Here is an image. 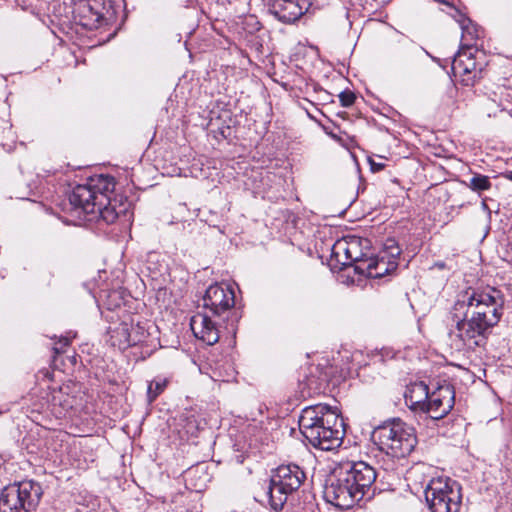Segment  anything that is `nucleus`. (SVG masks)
<instances>
[{
	"instance_id": "f257e3e1",
	"label": "nucleus",
	"mask_w": 512,
	"mask_h": 512,
	"mask_svg": "<svg viewBox=\"0 0 512 512\" xmlns=\"http://www.w3.org/2000/svg\"><path fill=\"white\" fill-rule=\"evenodd\" d=\"M505 296L492 286L468 289L453 305L456 336L463 347L474 350L484 346L504 314Z\"/></svg>"
},
{
	"instance_id": "f03ea898",
	"label": "nucleus",
	"mask_w": 512,
	"mask_h": 512,
	"mask_svg": "<svg viewBox=\"0 0 512 512\" xmlns=\"http://www.w3.org/2000/svg\"><path fill=\"white\" fill-rule=\"evenodd\" d=\"M299 427L312 446L324 451L338 448L344 437L342 418L326 404L304 408L299 417Z\"/></svg>"
},
{
	"instance_id": "7ed1b4c3",
	"label": "nucleus",
	"mask_w": 512,
	"mask_h": 512,
	"mask_svg": "<svg viewBox=\"0 0 512 512\" xmlns=\"http://www.w3.org/2000/svg\"><path fill=\"white\" fill-rule=\"evenodd\" d=\"M371 439L381 452L396 459L409 456L417 444L415 429L399 418L375 427Z\"/></svg>"
},
{
	"instance_id": "20e7f679",
	"label": "nucleus",
	"mask_w": 512,
	"mask_h": 512,
	"mask_svg": "<svg viewBox=\"0 0 512 512\" xmlns=\"http://www.w3.org/2000/svg\"><path fill=\"white\" fill-rule=\"evenodd\" d=\"M115 188L114 178L109 175H95L85 184L77 185L69 196L70 204L84 213H95V202H106Z\"/></svg>"
},
{
	"instance_id": "39448f33",
	"label": "nucleus",
	"mask_w": 512,
	"mask_h": 512,
	"mask_svg": "<svg viewBox=\"0 0 512 512\" xmlns=\"http://www.w3.org/2000/svg\"><path fill=\"white\" fill-rule=\"evenodd\" d=\"M304 479L305 473L296 464L277 467L273 471L266 492L271 508L275 511L281 510L288 496L299 489Z\"/></svg>"
},
{
	"instance_id": "423d86ee",
	"label": "nucleus",
	"mask_w": 512,
	"mask_h": 512,
	"mask_svg": "<svg viewBox=\"0 0 512 512\" xmlns=\"http://www.w3.org/2000/svg\"><path fill=\"white\" fill-rule=\"evenodd\" d=\"M41 485L33 480H24L6 486L0 495V512H31L42 497Z\"/></svg>"
},
{
	"instance_id": "0eeeda50",
	"label": "nucleus",
	"mask_w": 512,
	"mask_h": 512,
	"mask_svg": "<svg viewBox=\"0 0 512 512\" xmlns=\"http://www.w3.org/2000/svg\"><path fill=\"white\" fill-rule=\"evenodd\" d=\"M424 487L425 499L431 512H459V489L442 478H431Z\"/></svg>"
},
{
	"instance_id": "6e6552de",
	"label": "nucleus",
	"mask_w": 512,
	"mask_h": 512,
	"mask_svg": "<svg viewBox=\"0 0 512 512\" xmlns=\"http://www.w3.org/2000/svg\"><path fill=\"white\" fill-rule=\"evenodd\" d=\"M323 494L328 503L340 510H348L362 500L361 495L349 482V478H346L339 468L335 469L327 480Z\"/></svg>"
},
{
	"instance_id": "1a4fd4ad",
	"label": "nucleus",
	"mask_w": 512,
	"mask_h": 512,
	"mask_svg": "<svg viewBox=\"0 0 512 512\" xmlns=\"http://www.w3.org/2000/svg\"><path fill=\"white\" fill-rule=\"evenodd\" d=\"M234 305V290L228 284L216 283L210 285L203 297V308L205 312L217 316L223 322L228 319Z\"/></svg>"
},
{
	"instance_id": "9d476101",
	"label": "nucleus",
	"mask_w": 512,
	"mask_h": 512,
	"mask_svg": "<svg viewBox=\"0 0 512 512\" xmlns=\"http://www.w3.org/2000/svg\"><path fill=\"white\" fill-rule=\"evenodd\" d=\"M338 468L346 478H349V482L354 487L355 491H358L362 499L365 497L371 498L373 496V484L376 480V471L372 466L366 462L358 461L341 464Z\"/></svg>"
},
{
	"instance_id": "9b49d317",
	"label": "nucleus",
	"mask_w": 512,
	"mask_h": 512,
	"mask_svg": "<svg viewBox=\"0 0 512 512\" xmlns=\"http://www.w3.org/2000/svg\"><path fill=\"white\" fill-rule=\"evenodd\" d=\"M454 404V386L447 381H443L430 391L423 413L428 414L434 420H439L450 413Z\"/></svg>"
},
{
	"instance_id": "f8f14e48",
	"label": "nucleus",
	"mask_w": 512,
	"mask_h": 512,
	"mask_svg": "<svg viewBox=\"0 0 512 512\" xmlns=\"http://www.w3.org/2000/svg\"><path fill=\"white\" fill-rule=\"evenodd\" d=\"M452 72L465 86H472L481 73V67L477 64L471 50L461 49L452 61Z\"/></svg>"
},
{
	"instance_id": "ddd939ff",
	"label": "nucleus",
	"mask_w": 512,
	"mask_h": 512,
	"mask_svg": "<svg viewBox=\"0 0 512 512\" xmlns=\"http://www.w3.org/2000/svg\"><path fill=\"white\" fill-rule=\"evenodd\" d=\"M208 312H198L190 320V327L196 338L207 345H214L220 338V322L213 320Z\"/></svg>"
},
{
	"instance_id": "4468645a",
	"label": "nucleus",
	"mask_w": 512,
	"mask_h": 512,
	"mask_svg": "<svg viewBox=\"0 0 512 512\" xmlns=\"http://www.w3.org/2000/svg\"><path fill=\"white\" fill-rule=\"evenodd\" d=\"M308 10L306 0H272L269 12L279 21L291 24Z\"/></svg>"
},
{
	"instance_id": "2eb2a0df",
	"label": "nucleus",
	"mask_w": 512,
	"mask_h": 512,
	"mask_svg": "<svg viewBox=\"0 0 512 512\" xmlns=\"http://www.w3.org/2000/svg\"><path fill=\"white\" fill-rule=\"evenodd\" d=\"M398 262L395 259H388L385 255L369 257L366 262L355 266V272L369 278H382L395 271Z\"/></svg>"
},
{
	"instance_id": "dca6fc26",
	"label": "nucleus",
	"mask_w": 512,
	"mask_h": 512,
	"mask_svg": "<svg viewBox=\"0 0 512 512\" xmlns=\"http://www.w3.org/2000/svg\"><path fill=\"white\" fill-rule=\"evenodd\" d=\"M429 393L430 389L423 381L411 383L404 394L406 406L414 412L423 413Z\"/></svg>"
},
{
	"instance_id": "f3484780",
	"label": "nucleus",
	"mask_w": 512,
	"mask_h": 512,
	"mask_svg": "<svg viewBox=\"0 0 512 512\" xmlns=\"http://www.w3.org/2000/svg\"><path fill=\"white\" fill-rule=\"evenodd\" d=\"M110 340L113 346L125 350L141 342L142 337L138 335L136 328L127 323H121L111 330Z\"/></svg>"
},
{
	"instance_id": "a211bd4d",
	"label": "nucleus",
	"mask_w": 512,
	"mask_h": 512,
	"mask_svg": "<svg viewBox=\"0 0 512 512\" xmlns=\"http://www.w3.org/2000/svg\"><path fill=\"white\" fill-rule=\"evenodd\" d=\"M117 199H109L106 202H95L96 206L95 213H90L91 215H98L104 222L107 224L114 223L118 217L121 215H125L129 209L130 203L127 199L122 202L120 201L119 209H116Z\"/></svg>"
},
{
	"instance_id": "6ab92c4d",
	"label": "nucleus",
	"mask_w": 512,
	"mask_h": 512,
	"mask_svg": "<svg viewBox=\"0 0 512 512\" xmlns=\"http://www.w3.org/2000/svg\"><path fill=\"white\" fill-rule=\"evenodd\" d=\"M75 18L78 23L86 29L93 30L98 28L103 14L94 8L88 1L80 2L75 9Z\"/></svg>"
},
{
	"instance_id": "aec40b11",
	"label": "nucleus",
	"mask_w": 512,
	"mask_h": 512,
	"mask_svg": "<svg viewBox=\"0 0 512 512\" xmlns=\"http://www.w3.org/2000/svg\"><path fill=\"white\" fill-rule=\"evenodd\" d=\"M457 14L458 18L456 19V21L459 23L460 28L462 30L461 49L472 50V47L476 45V41L480 37L482 31L477 27L476 24L472 22L471 19L467 18L459 11H457Z\"/></svg>"
},
{
	"instance_id": "412c9836",
	"label": "nucleus",
	"mask_w": 512,
	"mask_h": 512,
	"mask_svg": "<svg viewBox=\"0 0 512 512\" xmlns=\"http://www.w3.org/2000/svg\"><path fill=\"white\" fill-rule=\"evenodd\" d=\"M350 257V238L340 239L332 247V258L342 266H349Z\"/></svg>"
},
{
	"instance_id": "4be33fe9",
	"label": "nucleus",
	"mask_w": 512,
	"mask_h": 512,
	"mask_svg": "<svg viewBox=\"0 0 512 512\" xmlns=\"http://www.w3.org/2000/svg\"><path fill=\"white\" fill-rule=\"evenodd\" d=\"M361 240L357 237L350 238V257H349V266L354 264L359 265L360 263L366 262L368 258L365 253L362 252L361 248Z\"/></svg>"
},
{
	"instance_id": "5701e85b",
	"label": "nucleus",
	"mask_w": 512,
	"mask_h": 512,
	"mask_svg": "<svg viewBox=\"0 0 512 512\" xmlns=\"http://www.w3.org/2000/svg\"><path fill=\"white\" fill-rule=\"evenodd\" d=\"M472 191L481 193L489 190L492 186L490 178L486 175L475 173L469 182L465 183Z\"/></svg>"
},
{
	"instance_id": "b1692460",
	"label": "nucleus",
	"mask_w": 512,
	"mask_h": 512,
	"mask_svg": "<svg viewBox=\"0 0 512 512\" xmlns=\"http://www.w3.org/2000/svg\"><path fill=\"white\" fill-rule=\"evenodd\" d=\"M167 386V379L156 378L152 380L147 388V399L152 403L156 398L165 390Z\"/></svg>"
},
{
	"instance_id": "393cba45",
	"label": "nucleus",
	"mask_w": 512,
	"mask_h": 512,
	"mask_svg": "<svg viewBox=\"0 0 512 512\" xmlns=\"http://www.w3.org/2000/svg\"><path fill=\"white\" fill-rule=\"evenodd\" d=\"M400 253L401 250L398 247L396 241L394 239H388L385 244V250L381 255H385L388 257V259H395L397 261Z\"/></svg>"
},
{
	"instance_id": "a878e982",
	"label": "nucleus",
	"mask_w": 512,
	"mask_h": 512,
	"mask_svg": "<svg viewBox=\"0 0 512 512\" xmlns=\"http://www.w3.org/2000/svg\"><path fill=\"white\" fill-rule=\"evenodd\" d=\"M356 96L351 90H344L339 94V101L343 107H350L355 102Z\"/></svg>"
},
{
	"instance_id": "bb28decb",
	"label": "nucleus",
	"mask_w": 512,
	"mask_h": 512,
	"mask_svg": "<svg viewBox=\"0 0 512 512\" xmlns=\"http://www.w3.org/2000/svg\"><path fill=\"white\" fill-rule=\"evenodd\" d=\"M59 343L61 344V347H54V351L56 354L62 353V347L69 345V339L68 338H62L60 339Z\"/></svg>"
},
{
	"instance_id": "cd10ccee",
	"label": "nucleus",
	"mask_w": 512,
	"mask_h": 512,
	"mask_svg": "<svg viewBox=\"0 0 512 512\" xmlns=\"http://www.w3.org/2000/svg\"><path fill=\"white\" fill-rule=\"evenodd\" d=\"M498 106H499L501 112H504V111L508 112L509 111L510 102L507 99L505 101L500 100Z\"/></svg>"
},
{
	"instance_id": "c85d7f7f",
	"label": "nucleus",
	"mask_w": 512,
	"mask_h": 512,
	"mask_svg": "<svg viewBox=\"0 0 512 512\" xmlns=\"http://www.w3.org/2000/svg\"><path fill=\"white\" fill-rule=\"evenodd\" d=\"M419 474V468H413L412 470L409 471L408 473V479L409 480H416L417 479V476Z\"/></svg>"
},
{
	"instance_id": "c756f323",
	"label": "nucleus",
	"mask_w": 512,
	"mask_h": 512,
	"mask_svg": "<svg viewBox=\"0 0 512 512\" xmlns=\"http://www.w3.org/2000/svg\"><path fill=\"white\" fill-rule=\"evenodd\" d=\"M384 168V164L371 162V169L373 171H380Z\"/></svg>"
},
{
	"instance_id": "7c9ffc66",
	"label": "nucleus",
	"mask_w": 512,
	"mask_h": 512,
	"mask_svg": "<svg viewBox=\"0 0 512 512\" xmlns=\"http://www.w3.org/2000/svg\"><path fill=\"white\" fill-rule=\"evenodd\" d=\"M481 208H482L484 211H486L488 214H490V213H491V210L489 209V207H488V205H487V203H486L485 201H482V203H481Z\"/></svg>"
},
{
	"instance_id": "2f4dec72",
	"label": "nucleus",
	"mask_w": 512,
	"mask_h": 512,
	"mask_svg": "<svg viewBox=\"0 0 512 512\" xmlns=\"http://www.w3.org/2000/svg\"><path fill=\"white\" fill-rule=\"evenodd\" d=\"M504 177L510 181H512V171H507L504 174Z\"/></svg>"
},
{
	"instance_id": "473e14b6",
	"label": "nucleus",
	"mask_w": 512,
	"mask_h": 512,
	"mask_svg": "<svg viewBox=\"0 0 512 512\" xmlns=\"http://www.w3.org/2000/svg\"><path fill=\"white\" fill-rule=\"evenodd\" d=\"M435 266H437L439 269H443L445 267V264L443 262L436 263Z\"/></svg>"
},
{
	"instance_id": "72a5a7b5",
	"label": "nucleus",
	"mask_w": 512,
	"mask_h": 512,
	"mask_svg": "<svg viewBox=\"0 0 512 512\" xmlns=\"http://www.w3.org/2000/svg\"><path fill=\"white\" fill-rule=\"evenodd\" d=\"M69 408H72V405L67 404V405L65 406V409L67 410V409H69Z\"/></svg>"
}]
</instances>
